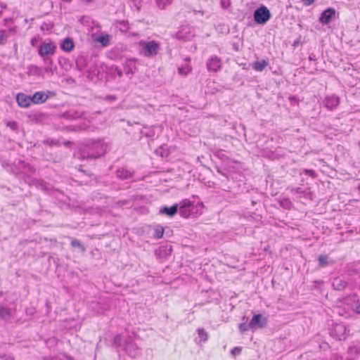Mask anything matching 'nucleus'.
Segmentation results:
<instances>
[{
  "instance_id": "obj_1",
  "label": "nucleus",
  "mask_w": 360,
  "mask_h": 360,
  "mask_svg": "<svg viewBox=\"0 0 360 360\" xmlns=\"http://www.w3.org/2000/svg\"><path fill=\"white\" fill-rule=\"evenodd\" d=\"M107 144L102 139L88 140L79 148V158L97 159L105 154Z\"/></svg>"
},
{
  "instance_id": "obj_2",
  "label": "nucleus",
  "mask_w": 360,
  "mask_h": 360,
  "mask_svg": "<svg viewBox=\"0 0 360 360\" xmlns=\"http://www.w3.org/2000/svg\"><path fill=\"white\" fill-rule=\"evenodd\" d=\"M141 53L146 57H153L158 55L160 50V44L154 40L145 41H141Z\"/></svg>"
},
{
  "instance_id": "obj_3",
  "label": "nucleus",
  "mask_w": 360,
  "mask_h": 360,
  "mask_svg": "<svg viewBox=\"0 0 360 360\" xmlns=\"http://www.w3.org/2000/svg\"><path fill=\"white\" fill-rule=\"evenodd\" d=\"M269 10L264 6H262L254 12V20L257 24L264 25L271 18Z\"/></svg>"
},
{
  "instance_id": "obj_4",
  "label": "nucleus",
  "mask_w": 360,
  "mask_h": 360,
  "mask_svg": "<svg viewBox=\"0 0 360 360\" xmlns=\"http://www.w3.org/2000/svg\"><path fill=\"white\" fill-rule=\"evenodd\" d=\"M35 169L28 163H25L22 160L18 162L17 169L13 167H11V172L18 177H21L22 174H31L34 173Z\"/></svg>"
},
{
  "instance_id": "obj_5",
  "label": "nucleus",
  "mask_w": 360,
  "mask_h": 360,
  "mask_svg": "<svg viewBox=\"0 0 360 360\" xmlns=\"http://www.w3.org/2000/svg\"><path fill=\"white\" fill-rule=\"evenodd\" d=\"M123 350L132 358H136L140 354V348L131 338L124 341Z\"/></svg>"
},
{
  "instance_id": "obj_6",
  "label": "nucleus",
  "mask_w": 360,
  "mask_h": 360,
  "mask_svg": "<svg viewBox=\"0 0 360 360\" xmlns=\"http://www.w3.org/2000/svg\"><path fill=\"white\" fill-rule=\"evenodd\" d=\"M178 205V210H179L180 215L184 218L189 217L193 208V203L191 200L185 199L181 201Z\"/></svg>"
},
{
  "instance_id": "obj_7",
  "label": "nucleus",
  "mask_w": 360,
  "mask_h": 360,
  "mask_svg": "<svg viewBox=\"0 0 360 360\" xmlns=\"http://www.w3.org/2000/svg\"><path fill=\"white\" fill-rule=\"evenodd\" d=\"M56 46L52 42H42L39 48V54L41 57L53 55L56 52Z\"/></svg>"
},
{
  "instance_id": "obj_8",
  "label": "nucleus",
  "mask_w": 360,
  "mask_h": 360,
  "mask_svg": "<svg viewBox=\"0 0 360 360\" xmlns=\"http://www.w3.org/2000/svg\"><path fill=\"white\" fill-rule=\"evenodd\" d=\"M176 38L184 41L190 40L194 35V30L188 26H182L176 33Z\"/></svg>"
},
{
  "instance_id": "obj_9",
  "label": "nucleus",
  "mask_w": 360,
  "mask_h": 360,
  "mask_svg": "<svg viewBox=\"0 0 360 360\" xmlns=\"http://www.w3.org/2000/svg\"><path fill=\"white\" fill-rule=\"evenodd\" d=\"M346 327L343 324H335L331 329L330 335L338 340L345 339Z\"/></svg>"
},
{
  "instance_id": "obj_10",
  "label": "nucleus",
  "mask_w": 360,
  "mask_h": 360,
  "mask_svg": "<svg viewBox=\"0 0 360 360\" xmlns=\"http://www.w3.org/2000/svg\"><path fill=\"white\" fill-rule=\"evenodd\" d=\"M266 324V319L263 317L262 314H255L250 321L251 329L257 328H264Z\"/></svg>"
},
{
  "instance_id": "obj_11",
  "label": "nucleus",
  "mask_w": 360,
  "mask_h": 360,
  "mask_svg": "<svg viewBox=\"0 0 360 360\" xmlns=\"http://www.w3.org/2000/svg\"><path fill=\"white\" fill-rule=\"evenodd\" d=\"M335 15V10L333 8H328L322 12L319 21L323 25H327L331 21Z\"/></svg>"
},
{
  "instance_id": "obj_12",
  "label": "nucleus",
  "mask_w": 360,
  "mask_h": 360,
  "mask_svg": "<svg viewBox=\"0 0 360 360\" xmlns=\"http://www.w3.org/2000/svg\"><path fill=\"white\" fill-rule=\"evenodd\" d=\"M49 94H53L51 91H48L47 93L44 91H37L32 96V103L39 104L43 103L49 98Z\"/></svg>"
},
{
  "instance_id": "obj_13",
  "label": "nucleus",
  "mask_w": 360,
  "mask_h": 360,
  "mask_svg": "<svg viewBox=\"0 0 360 360\" xmlns=\"http://www.w3.org/2000/svg\"><path fill=\"white\" fill-rule=\"evenodd\" d=\"M18 104L22 108H28L32 103V96L22 93H19L16 96Z\"/></svg>"
},
{
  "instance_id": "obj_14",
  "label": "nucleus",
  "mask_w": 360,
  "mask_h": 360,
  "mask_svg": "<svg viewBox=\"0 0 360 360\" xmlns=\"http://www.w3.org/2000/svg\"><path fill=\"white\" fill-rule=\"evenodd\" d=\"M221 65V60L217 57H212L207 63V67L209 71L217 72Z\"/></svg>"
},
{
  "instance_id": "obj_15",
  "label": "nucleus",
  "mask_w": 360,
  "mask_h": 360,
  "mask_svg": "<svg viewBox=\"0 0 360 360\" xmlns=\"http://www.w3.org/2000/svg\"><path fill=\"white\" fill-rule=\"evenodd\" d=\"M323 103L326 108L330 110H332L338 105L340 100L339 98L336 96H330L326 97Z\"/></svg>"
},
{
  "instance_id": "obj_16",
  "label": "nucleus",
  "mask_w": 360,
  "mask_h": 360,
  "mask_svg": "<svg viewBox=\"0 0 360 360\" xmlns=\"http://www.w3.org/2000/svg\"><path fill=\"white\" fill-rule=\"evenodd\" d=\"M89 62V60L87 57L83 55L78 56L75 60L77 70L81 72L84 71L88 68Z\"/></svg>"
},
{
  "instance_id": "obj_17",
  "label": "nucleus",
  "mask_w": 360,
  "mask_h": 360,
  "mask_svg": "<svg viewBox=\"0 0 360 360\" xmlns=\"http://www.w3.org/2000/svg\"><path fill=\"white\" fill-rule=\"evenodd\" d=\"M179 205L177 203L174 204L171 207H162L160 210V213L162 214H165L168 217H174L178 212Z\"/></svg>"
},
{
  "instance_id": "obj_18",
  "label": "nucleus",
  "mask_w": 360,
  "mask_h": 360,
  "mask_svg": "<svg viewBox=\"0 0 360 360\" xmlns=\"http://www.w3.org/2000/svg\"><path fill=\"white\" fill-rule=\"evenodd\" d=\"M60 46L63 51L70 52L74 49L75 45L73 40L70 37H67L61 41Z\"/></svg>"
},
{
  "instance_id": "obj_19",
  "label": "nucleus",
  "mask_w": 360,
  "mask_h": 360,
  "mask_svg": "<svg viewBox=\"0 0 360 360\" xmlns=\"http://www.w3.org/2000/svg\"><path fill=\"white\" fill-rule=\"evenodd\" d=\"M116 176L122 180H126L133 176V173L128 169L121 168L117 170Z\"/></svg>"
},
{
  "instance_id": "obj_20",
  "label": "nucleus",
  "mask_w": 360,
  "mask_h": 360,
  "mask_svg": "<svg viewBox=\"0 0 360 360\" xmlns=\"http://www.w3.org/2000/svg\"><path fill=\"white\" fill-rule=\"evenodd\" d=\"M269 65L267 60H256L251 65L252 68L258 72H262Z\"/></svg>"
},
{
  "instance_id": "obj_21",
  "label": "nucleus",
  "mask_w": 360,
  "mask_h": 360,
  "mask_svg": "<svg viewBox=\"0 0 360 360\" xmlns=\"http://www.w3.org/2000/svg\"><path fill=\"white\" fill-rule=\"evenodd\" d=\"M347 285V283L340 278H335L333 281V286L336 290H343Z\"/></svg>"
},
{
  "instance_id": "obj_22",
  "label": "nucleus",
  "mask_w": 360,
  "mask_h": 360,
  "mask_svg": "<svg viewBox=\"0 0 360 360\" xmlns=\"http://www.w3.org/2000/svg\"><path fill=\"white\" fill-rule=\"evenodd\" d=\"M82 113L80 112L69 110L66 112H64L62 116L66 119L75 120L80 117Z\"/></svg>"
},
{
  "instance_id": "obj_23",
  "label": "nucleus",
  "mask_w": 360,
  "mask_h": 360,
  "mask_svg": "<svg viewBox=\"0 0 360 360\" xmlns=\"http://www.w3.org/2000/svg\"><path fill=\"white\" fill-rule=\"evenodd\" d=\"M115 25L122 32H127L129 28V22L127 20L117 21Z\"/></svg>"
},
{
  "instance_id": "obj_24",
  "label": "nucleus",
  "mask_w": 360,
  "mask_h": 360,
  "mask_svg": "<svg viewBox=\"0 0 360 360\" xmlns=\"http://www.w3.org/2000/svg\"><path fill=\"white\" fill-rule=\"evenodd\" d=\"M44 58V62L46 65V68H45V70L46 72H51L52 74L54 73L56 68L55 67L54 68L52 67V63H53V61L52 60L49 58L48 56L46 57H43Z\"/></svg>"
},
{
  "instance_id": "obj_25",
  "label": "nucleus",
  "mask_w": 360,
  "mask_h": 360,
  "mask_svg": "<svg viewBox=\"0 0 360 360\" xmlns=\"http://www.w3.org/2000/svg\"><path fill=\"white\" fill-rule=\"evenodd\" d=\"M95 40L101 43L103 46H107L110 44V36L108 34L100 35Z\"/></svg>"
},
{
  "instance_id": "obj_26",
  "label": "nucleus",
  "mask_w": 360,
  "mask_h": 360,
  "mask_svg": "<svg viewBox=\"0 0 360 360\" xmlns=\"http://www.w3.org/2000/svg\"><path fill=\"white\" fill-rule=\"evenodd\" d=\"M11 316V310L4 307H0V319L6 320Z\"/></svg>"
},
{
  "instance_id": "obj_27",
  "label": "nucleus",
  "mask_w": 360,
  "mask_h": 360,
  "mask_svg": "<svg viewBox=\"0 0 360 360\" xmlns=\"http://www.w3.org/2000/svg\"><path fill=\"white\" fill-rule=\"evenodd\" d=\"M243 321L244 322L239 324V330L241 333L245 332L248 330L249 329H251V327L250 326V323H247L248 318L246 316L243 317Z\"/></svg>"
},
{
  "instance_id": "obj_28",
  "label": "nucleus",
  "mask_w": 360,
  "mask_h": 360,
  "mask_svg": "<svg viewBox=\"0 0 360 360\" xmlns=\"http://www.w3.org/2000/svg\"><path fill=\"white\" fill-rule=\"evenodd\" d=\"M72 248H77L80 249L82 252L86 251L85 247L80 243V241L77 238H72L70 243Z\"/></svg>"
},
{
  "instance_id": "obj_29",
  "label": "nucleus",
  "mask_w": 360,
  "mask_h": 360,
  "mask_svg": "<svg viewBox=\"0 0 360 360\" xmlns=\"http://www.w3.org/2000/svg\"><path fill=\"white\" fill-rule=\"evenodd\" d=\"M198 337L200 342H206L208 339V333L203 328H198Z\"/></svg>"
},
{
  "instance_id": "obj_30",
  "label": "nucleus",
  "mask_w": 360,
  "mask_h": 360,
  "mask_svg": "<svg viewBox=\"0 0 360 360\" xmlns=\"http://www.w3.org/2000/svg\"><path fill=\"white\" fill-rule=\"evenodd\" d=\"M318 261L320 267H325L328 264L327 255H320Z\"/></svg>"
},
{
  "instance_id": "obj_31",
  "label": "nucleus",
  "mask_w": 360,
  "mask_h": 360,
  "mask_svg": "<svg viewBox=\"0 0 360 360\" xmlns=\"http://www.w3.org/2000/svg\"><path fill=\"white\" fill-rule=\"evenodd\" d=\"M163 234H164V229L160 226H157L155 229L154 237L155 238L159 239L163 236Z\"/></svg>"
},
{
  "instance_id": "obj_32",
  "label": "nucleus",
  "mask_w": 360,
  "mask_h": 360,
  "mask_svg": "<svg viewBox=\"0 0 360 360\" xmlns=\"http://www.w3.org/2000/svg\"><path fill=\"white\" fill-rule=\"evenodd\" d=\"M112 345L115 347H119L122 346V337L120 335H117L114 337Z\"/></svg>"
},
{
  "instance_id": "obj_33",
  "label": "nucleus",
  "mask_w": 360,
  "mask_h": 360,
  "mask_svg": "<svg viewBox=\"0 0 360 360\" xmlns=\"http://www.w3.org/2000/svg\"><path fill=\"white\" fill-rule=\"evenodd\" d=\"M157 5L160 8L163 9L167 4L172 3V0H156Z\"/></svg>"
},
{
  "instance_id": "obj_34",
  "label": "nucleus",
  "mask_w": 360,
  "mask_h": 360,
  "mask_svg": "<svg viewBox=\"0 0 360 360\" xmlns=\"http://www.w3.org/2000/svg\"><path fill=\"white\" fill-rule=\"evenodd\" d=\"M43 143L51 146L59 145V141L53 139H45L43 141Z\"/></svg>"
},
{
  "instance_id": "obj_35",
  "label": "nucleus",
  "mask_w": 360,
  "mask_h": 360,
  "mask_svg": "<svg viewBox=\"0 0 360 360\" xmlns=\"http://www.w3.org/2000/svg\"><path fill=\"white\" fill-rule=\"evenodd\" d=\"M7 34L5 30L0 31V45H4L6 43Z\"/></svg>"
},
{
  "instance_id": "obj_36",
  "label": "nucleus",
  "mask_w": 360,
  "mask_h": 360,
  "mask_svg": "<svg viewBox=\"0 0 360 360\" xmlns=\"http://www.w3.org/2000/svg\"><path fill=\"white\" fill-rule=\"evenodd\" d=\"M281 205L285 208V209H290L292 203L288 199H283L280 202Z\"/></svg>"
},
{
  "instance_id": "obj_37",
  "label": "nucleus",
  "mask_w": 360,
  "mask_h": 360,
  "mask_svg": "<svg viewBox=\"0 0 360 360\" xmlns=\"http://www.w3.org/2000/svg\"><path fill=\"white\" fill-rule=\"evenodd\" d=\"M191 70V68L188 66L186 67H181L179 68V72L181 75H186L188 72H189Z\"/></svg>"
},
{
  "instance_id": "obj_38",
  "label": "nucleus",
  "mask_w": 360,
  "mask_h": 360,
  "mask_svg": "<svg viewBox=\"0 0 360 360\" xmlns=\"http://www.w3.org/2000/svg\"><path fill=\"white\" fill-rule=\"evenodd\" d=\"M1 165L3 167L6 168L8 170H10L11 172L12 167H13L15 169H17L18 167V164L14 165H10L8 162H7L6 161H3Z\"/></svg>"
},
{
  "instance_id": "obj_39",
  "label": "nucleus",
  "mask_w": 360,
  "mask_h": 360,
  "mask_svg": "<svg viewBox=\"0 0 360 360\" xmlns=\"http://www.w3.org/2000/svg\"><path fill=\"white\" fill-rule=\"evenodd\" d=\"M0 360H15L11 354H0Z\"/></svg>"
},
{
  "instance_id": "obj_40",
  "label": "nucleus",
  "mask_w": 360,
  "mask_h": 360,
  "mask_svg": "<svg viewBox=\"0 0 360 360\" xmlns=\"http://www.w3.org/2000/svg\"><path fill=\"white\" fill-rule=\"evenodd\" d=\"M231 6V0H221V6L226 9Z\"/></svg>"
},
{
  "instance_id": "obj_41",
  "label": "nucleus",
  "mask_w": 360,
  "mask_h": 360,
  "mask_svg": "<svg viewBox=\"0 0 360 360\" xmlns=\"http://www.w3.org/2000/svg\"><path fill=\"white\" fill-rule=\"evenodd\" d=\"M87 72L89 74V76L91 75H96L97 74H98L99 71L98 70L97 72H96V67L94 66H91L89 68V69H88L87 70Z\"/></svg>"
},
{
  "instance_id": "obj_42",
  "label": "nucleus",
  "mask_w": 360,
  "mask_h": 360,
  "mask_svg": "<svg viewBox=\"0 0 360 360\" xmlns=\"http://www.w3.org/2000/svg\"><path fill=\"white\" fill-rule=\"evenodd\" d=\"M6 125L13 130H16L18 129V124L14 121L8 122Z\"/></svg>"
},
{
  "instance_id": "obj_43",
  "label": "nucleus",
  "mask_w": 360,
  "mask_h": 360,
  "mask_svg": "<svg viewBox=\"0 0 360 360\" xmlns=\"http://www.w3.org/2000/svg\"><path fill=\"white\" fill-rule=\"evenodd\" d=\"M304 172L306 174H307V175H309V176H311L312 178H315V177L316 176V173H315V172H314V170H312V169H304Z\"/></svg>"
},
{
  "instance_id": "obj_44",
  "label": "nucleus",
  "mask_w": 360,
  "mask_h": 360,
  "mask_svg": "<svg viewBox=\"0 0 360 360\" xmlns=\"http://www.w3.org/2000/svg\"><path fill=\"white\" fill-rule=\"evenodd\" d=\"M241 352V348L236 347L231 350V353L233 354H238Z\"/></svg>"
},
{
  "instance_id": "obj_45",
  "label": "nucleus",
  "mask_w": 360,
  "mask_h": 360,
  "mask_svg": "<svg viewBox=\"0 0 360 360\" xmlns=\"http://www.w3.org/2000/svg\"><path fill=\"white\" fill-rule=\"evenodd\" d=\"M51 27H52V26H49V24L45 23V22H44V23H43V24L41 25V29L42 30H50Z\"/></svg>"
},
{
  "instance_id": "obj_46",
  "label": "nucleus",
  "mask_w": 360,
  "mask_h": 360,
  "mask_svg": "<svg viewBox=\"0 0 360 360\" xmlns=\"http://www.w3.org/2000/svg\"><path fill=\"white\" fill-rule=\"evenodd\" d=\"M292 191L294 192V193H304L302 189L301 188H299V187L292 188Z\"/></svg>"
},
{
  "instance_id": "obj_47",
  "label": "nucleus",
  "mask_w": 360,
  "mask_h": 360,
  "mask_svg": "<svg viewBox=\"0 0 360 360\" xmlns=\"http://www.w3.org/2000/svg\"><path fill=\"white\" fill-rule=\"evenodd\" d=\"M315 0H303L304 5L309 6L314 2Z\"/></svg>"
},
{
  "instance_id": "obj_48",
  "label": "nucleus",
  "mask_w": 360,
  "mask_h": 360,
  "mask_svg": "<svg viewBox=\"0 0 360 360\" xmlns=\"http://www.w3.org/2000/svg\"><path fill=\"white\" fill-rule=\"evenodd\" d=\"M354 311L356 313V314H360V303H358L356 306H355V308H354Z\"/></svg>"
},
{
  "instance_id": "obj_49",
  "label": "nucleus",
  "mask_w": 360,
  "mask_h": 360,
  "mask_svg": "<svg viewBox=\"0 0 360 360\" xmlns=\"http://www.w3.org/2000/svg\"><path fill=\"white\" fill-rule=\"evenodd\" d=\"M309 61H314L316 60V56L314 53H311L309 56Z\"/></svg>"
},
{
  "instance_id": "obj_50",
  "label": "nucleus",
  "mask_w": 360,
  "mask_h": 360,
  "mask_svg": "<svg viewBox=\"0 0 360 360\" xmlns=\"http://www.w3.org/2000/svg\"><path fill=\"white\" fill-rule=\"evenodd\" d=\"M125 73L127 75L133 74V71L131 68H128L127 69L125 68Z\"/></svg>"
},
{
  "instance_id": "obj_51",
  "label": "nucleus",
  "mask_w": 360,
  "mask_h": 360,
  "mask_svg": "<svg viewBox=\"0 0 360 360\" xmlns=\"http://www.w3.org/2000/svg\"><path fill=\"white\" fill-rule=\"evenodd\" d=\"M221 150H218L215 153V155L220 157V156H224V154H221Z\"/></svg>"
},
{
  "instance_id": "obj_52",
  "label": "nucleus",
  "mask_w": 360,
  "mask_h": 360,
  "mask_svg": "<svg viewBox=\"0 0 360 360\" xmlns=\"http://www.w3.org/2000/svg\"><path fill=\"white\" fill-rule=\"evenodd\" d=\"M221 150H218L215 153V155L220 157V156H224V154H221Z\"/></svg>"
},
{
  "instance_id": "obj_53",
  "label": "nucleus",
  "mask_w": 360,
  "mask_h": 360,
  "mask_svg": "<svg viewBox=\"0 0 360 360\" xmlns=\"http://www.w3.org/2000/svg\"><path fill=\"white\" fill-rule=\"evenodd\" d=\"M117 75H118L120 77H121V76L122 75V71H121V70H118V71H117Z\"/></svg>"
},
{
  "instance_id": "obj_54",
  "label": "nucleus",
  "mask_w": 360,
  "mask_h": 360,
  "mask_svg": "<svg viewBox=\"0 0 360 360\" xmlns=\"http://www.w3.org/2000/svg\"><path fill=\"white\" fill-rule=\"evenodd\" d=\"M359 145H360V141H359Z\"/></svg>"
}]
</instances>
